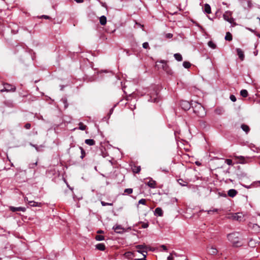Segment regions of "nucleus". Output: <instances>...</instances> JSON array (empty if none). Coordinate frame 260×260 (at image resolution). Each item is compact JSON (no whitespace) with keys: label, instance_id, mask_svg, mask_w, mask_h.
Masks as SVG:
<instances>
[{"label":"nucleus","instance_id":"f257e3e1","mask_svg":"<svg viewBox=\"0 0 260 260\" xmlns=\"http://www.w3.org/2000/svg\"><path fill=\"white\" fill-rule=\"evenodd\" d=\"M240 233L238 232H233L227 235L228 240L232 243L234 247H238L242 246V244L240 241Z\"/></svg>","mask_w":260,"mask_h":260},{"label":"nucleus","instance_id":"f03ea898","mask_svg":"<svg viewBox=\"0 0 260 260\" xmlns=\"http://www.w3.org/2000/svg\"><path fill=\"white\" fill-rule=\"evenodd\" d=\"M191 107L193 109V112L199 117H204L206 115V112L202 105L198 103H191Z\"/></svg>","mask_w":260,"mask_h":260},{"label":"nucleus","instance_id":"7ed1b4c3","mask_svg":"<svg viewBox=\"0 0 260 260\" xmlns=\"http://www.w3.org/2000/svg\"><path fill=\"white\" fill-rule=\"evenodd\" d=\"M223 18L224 20L229 23L233 22L235 20L234 18L232 17V12L230 11H226L224 12L223 15Z\"/></svg>","mask_w":260,"mask_h":260},{"label":"nucleus","instance_id":"20e7f679","mask_svg":"<svg viewBox=\"0 0 260 260\" xmlns=\"http://www.w3.org/2000/svg\"><path fill=\"white\" fill-rule=\"evenodd\" d=\"M160 63L161 66L159 67V65L158 64H156V66L158 67V68H162L165 71H166L168 74H171L169 70V68L165 60H161L159 62Z\"/></svg>","mask_w":260,"mask_h":260},{"label":"nucleus","instance_id":"39448f33","mask_svg":"<svg viewBox=\"0 0 260 260\" xmlns=\"http://www.w3.org/2000/svg\"><path fill=\"white\" fill-rule=\"evenodd\" d=\"M15 90V87L14 86H13L12 85L9 84H4V88L2 89H1L0 91L3 92L4 91H14Z\"/></svg>","mask_w":260,"mask_h":260},{"label":"nucleus","instance_id":"423d86ee","mask_svg":"<svg viewBox=\"0 0 260 260\" xmlns=\"http://www.w3.org/2000/svg\"><path fill=\"white\" fill-rule=\"evenodd\" d=\"M180 106L184 110H187L190 108L191 103H190L189 102L186 101H182L180 103Z\"/></svg>","mask_w":260,"mask_h":260},{"label":"nucleus","instance_id":"0eeeda50","mask_svg":"<svg viewBox=\"0 0 260 260\" xmlns=\"http://www.w3.org/2000/svg\"><path fill=\"white\" fill-rule=\"evenodd\" d=\"M232 217L233 219L239 221H242L244 219V215L242 213L233 214Z\"/></svg>","mask_w":260,"mask_h":260},{"label":"nucleus","instance_id":"6e6552de","mask_svg":"<svg viewBox=\"0 0 260 260\" xmlns=\"http://www.w3.org/2000/svg\"><path fill=\"white\" fill-rule=\"evenodd\" d=\"M10 209L11 211L12 212H16V211H22L24 212L25 211V208L24 207H15L13 206L10 207Z\"/></svg>","mask_w":260,"mask_h":260},{"label":"nucleus","instance_id":"1a4fd4ad","mask_svg":"<svg viewBox=\"0 0 260 260\" xmlns=\"http://www.w3.org/2000/svg\"><path fill=\"white\" fill-rule=\"evenodd\" d=\"M237 193L238 192L236 190L234 189H231L228 190V195L230 197L234 198L236 196Z\"/></svg>","mask_w":260,"mask_h":260},{"label":"nucleus","instance_id":"9d476101","mask_svg":"<svg viewBox=\"0 0 260 260\" xmlns=\"http://www.w3.org/2000/svg\"><path fill=\"white\" fill-rule=\"evenodd\" d=\"M208 248L209 253L211 255H216L218 252L217 249L213 246L208 247Z\"/></svg>","mask_w":260,"mask_h":260},{"label":"nucleus","instance_id":"9b49d317","mask_svg":"<svg viewBox=\"0 0 260 260\" xmlns=\"http://www.w3.org/2000/svg\"><path fill=\"white\" fill-rule=\"evenodd\" d=\"M146 184L151 188H154L156 187V182L151 178H150V180L146 183Z\"/></svg>","mask_w":260,"mask_h":260},{"label":"nucleus","instance_id":"f8f14e48","mask_svg":"<svg viewBox=\"0 0 260 260\" xmlns=\"http://www.w3.org/2000/svg\"><path fill=\"white\" fill-rule=\"evenodd\" d=\"M154 214L156 216H161L163 214V211L161 208L157 207L155 209Z\"/></svg>","mask_w":260,"mask_h":260},{"label":"nucleus","instance_id":"ddd939ff","mask_svg":"<svg viewBox=\"0 0 260 260\" xmlns=\"http://www.w3.org/2000/svg\"><path fill=\"white\" fill-rule=\"evenodd\" d=\"M28 204L31 207H41L42 205L41 203L36 202L34 201H28Z\"/></svg>","mask_w":260,"mask_h":260},{"label":"nucleus","instance_id":"4468645a","mask_svg":"<svg viewBox=\"0 0 260 260\" xmlns=\"http://www.w3.org/2000/svg\"><path fill=\"white\" fill-rule=\"evenodd\" d=\"M236 51L239 57L241 59V60H243L244 58V54L242 50L240 48H237Z\"/></svg>","mask_w":260,"mask_h":260},{"label":"nucleus","instance_id":"2eb2a0df","mask_svg":"<svg viewBox=\"0 0 260 260\" xmlns=\"http://www.w3.org/2000/svg\"><path fill=\"white\" fill-rule=\"evenodd\" d=\"M124 256L128 259H132L133 257L135 256V253L131 251H127L125 252Z\"/></svg>","mask_w":260,"mask_h":260},{"label":"nucleus","instance_id":"dca6fc26","mask_svg":"<svg viewBox=\"0 0 260 260\" xmlns=\"http://www.w3.org/2000/svg\"><path fill=\"white\" fill-rule=\"evenodd\" d=\"M95 248L99 250L104 251L105 249V245L104 243H99L95 245Z\"/></svg>","mask_w":260,"mask_h":260},{"label":"nucleus","instance_id":"f3484780","mask_svg":"<svg viewBox=\"0 0 260 260\" xmlns=\"http://www.w3.org/2000/svg\"><path fill=\"white\" fill-rule=\"evenodd\" d=\"M248 246L251 247H253L255 246L256 243L255 241H254L252 238L248 239Z\"/></svg>","mask_w":260,"mask_h":260},{"label":"nucleus","instance_id":"a211bd4d","mask_svg":"<svg viewBox=\"0 0 260 260\" xmlns=\"http://www.w3.org/2000/svg\"><path fill=\"white\" fill-rule=\"evenodd\" d=\"M100 22L101 25H104L106 24L107 18L105 16H102L100 18Z\"/></svg>","mask_w":260,"mask_h":260},{"label":"nucleus","instance_id":"6ab92c4d","mask_svg":"<svg viewBox=\"0 0 260 260\" xmlns=\"http://www.w3.org/2000/svg\"><path fill=\"white\" fill-rule=\"evenodd\" d=\"M241 128L243 131H244L246 134H247L249 132V127L248 125L243 124L241 126Z\"/></svg>","mask_w":260,"mask_h":260},{"label":"nucleus","instance_id":"aec40b11","mask_svg":"<svg viewBox=\"0 0 260 260\" xmlns=\"http://www.w3.org/2000/svg\"><path fill=\"white\" fill-rule=\"evenodd\" d=\"M204 11L205 13L207 14H210L211 13V8L209 5L206 4L204 6Z\"/></svg>","mask_w":260,"mask_h":260},{"label":"nucleus","instance_id":"412c9836","mask_svg":"<svg viewBox=\"0 0 260 260\" xmlns=\"http://www.w3.org/2000/svg\"><path fill=\"white\" fill-rule=\"evenodd\" d=\"M149 101H150V102H157V94H154L152 95H150V99L148 100Z\"/></svg>","mask_w":260,"mask_h":260},{"label":"nucleus","instance_id":"4be33fe9","mask_svg":"<svg viewBox=\"0 0 260 260\" xmlns=\"http://www.w3.org/2000/svg\"><path fill=\"white\" fill-rule=\"evenodd\" d=\"M85 143L90 146H92L95 144V141L92 139H86L85 141Z\"/></svg>","mask_w":260,"mask_h":260},{"label":"nucleus","instance_id":"5701e85b","mask_svg":"<svg viewBox=\"0 0 260 260\" xmlns=\"http://www.w3.org/2000/svg\"><path fill=\"white\" fill-rule=\"evenodd\" d=\"M233 39L232 36L230 32H226L225 36V40L226 41H231Z\"/></svg>","mask_w":260,"mask_h":260},{"label":"nucleus","instance_id":"b1692460","mask_svg":"<svg viewBox=\"0 0 260 260\" xmlns=\"http://www.w3.org/2000/svg\"><path fill=\"white\" fill-rule=\"evenodd\" d=\"M174 56L177 61H180L182 60V57L180 53H175Z\"/></svg>","mask_w":260,"mask_h":260},{"label":"nucleus","instance_id":"393cba45","mask_svg":"<svg viewBox=\"0 0 260 260\" xmlns=\"http://www.w3.org/2000/svg\"><path fill=\"white\" fill-rule=\"evenodd\" d=\"M240 94L243 97L246 98L248 96V91L246 89H242L240 91Z\"/></svg>","mask_w":260,"mask_h":260},{"label":"nucleus","instance_id":"a878e982","mask_svg":"<svg viewBox=\"0 0 260 260\" xmlns=\"http://www.w3.org/2000/svg\"><path fill=\"white\" fill-rule=\"evenodd\" d=\"M95 239L96 241H103L105 239L104 236L101 235H97L95 237Z\"/></svg>","mask_w":260,"mask_h":260},{"label":"nucleus","instance_id":"bb28decb","mask_svg":"<svg viewBox=\"0 0 260 260\" xmlns=\"http://www.w3.org/2000/svg\"><path fill=\"white\" fill-rule=\"evenodd\" d=\"M137 250H143L146 249V246L144 245H137L136 246Z\"/></svg>","mask_w":260,"mask_h":260},{"label":"nucleus","instance_id":"cd10ccee","mask_svg":"<svg viewBox=\"0 0 260 260\" xmlns=\"http://www.w3.org/2000/svg\"><path fill=\"white\" fill-rule=\"evenodd\" d=\"M137 251L138 253H141L143 255V257H145V258H146V255H147V252L146 249L145 250H137Z\"/></svg>","mask_w":260,"mask_h":260},{"label":"nucleus","instance_id":"c85d7f7f","mask_svg":"<svg viewBox=\"0 0 260 260\" xmlns=\"http://www.w3.org/2000/svg\"><path fill=\"white\" fill-rule=\"evenodd\" d=\"M208 45L209 46V47H210V48H211L212 49H215L216 47V45L211 41H209L208 43Z\"/></svg>","mask_w":260,"mask_h":260},{"label":"nucleus","instance_id":"c756f323","mask_svg":"<svg viewBox=\"0 0 260 260\" xmlns=\"http://www.w3.org/2000/svg\"><path fill=\"white\" fill-rule=\"evenodd\" d=\"M116 233L122 234L124 232L125 229H113Z\"/></svg>","mask_w":260,"mask_h":260},{"label":"nucleus","instance_id":"7c9ffc66","mask_svg":"<svg viewBox=\"0 0 260 260\" xmlns=\"http://www.w3.org/2000/svg\"><path fill=\"white\" fill-rule=\"evenodd\" d=\"M190 63L188 61H184L183 63V66L186 69L189 68L190 67Z\"/></svg>","mask_w":260,"mask_h":260},{"label":"nucleus","instance_id":"2f4dec72","mask_svg":"<svg viewBox=\"0 0 260 260\" xmlns=\"http://www.w3.org/2000/svg\"><path fill=\"white\" fill-rule=\"evenodd\" d=\"M141 170V167L140 166L139 167H135L134 168H133V171L134 173H138Z\"/></svg>","mask_w":260,"mask_h":260},{"label":"nucleus","instance_id":"473e14b6","mask_svg":"<svg viewBox=\"0 0 260 260\" xmlns=\"http://www.w3.org/2000/svg\"><path fill=\"white\" fill-rule=\"evenodd\" d=\"M79 125V128L80 130L84 131L86 129V126L85 125H84L82 122H80Z\"/></svg>","mask_w":260,"mask_h":260},{"label":"nucleus","instance_id":"72a5a7b5","mask_svg":"<svg viewBox=\"0 0 260 260\" xmlns=\"http://www.w3.org/2000/svg\"><path fill=\"white\" fill-rule=\"evenodd\" d=\"M173 255H175L176 256H177V253H176V252H174V251H173V252L172 253H171L170 254V255L167 257V259H168V260H173V259H174V258H173V257L172 256V255H173Z\"/></svg>","mask_w":260,"mask_h":260},{"label":"nucleus","instance_id":"f704fd0d","mask_svg":"<svg viewBox=\"0 0 260 260\" xmlns=\"http://www.w3.org/2000/svg\"><path fill=\"white\" fill-rule=\"evenodd\" d=\"M133 192V189L132 188H126L124 190V193L129 194Z\"/></svg>","mask_w":260,"mask_h":260},{"label":"nucleus","instance_id":"c9c22d12","mask_svg":"<svg viewBox=\"0 0 260 260\" xmlns=\"http://www.w3.org/2000/svg\"><path fill=\"white\" fill-rule=\"evenodd\" d=\"M101 204L103 206H112L113 205V204L112 203H106L104 201H101Z\"/></svg>","mask_w":260,"mask_h":260},{"label":"nucleus","instance_id":"e433bc0d","mask_svg":"<svg viewBox=\"0 0 260 260\" xmlns=\"http://www.w3.org/2000/svg\"><path fill=\"white\" fill-rule=\"evenodd\" d=\"M80 149L81 150V157L82 158H83L84 156H85V151L84 150H83V149L82 148V147H80Z\"/></svg>","mask_w":260,"mask_h":260},{"label":"nucleus","instance_id":"4c0bfd02","mask_svg":"<svg viewBox=\"0 0 260 260\" xmlns=\"http://www.w3.org/2000/svg\"><path fill=\"white\" fill-rule=\"evenodd\" d=\"M146 202V200L144 199H142L139 200V204H142V205H145Z\"/></svg>","mask_w":260,"mask_h":260},{"label":"nucleus","instance_id":"58836bf2","mask_svg":"<svg viewBox=\"0 0 260 260\" xmlns=\"http://www.w3.org/2000/svg\"><path fill=\"white\" fill-rule=\"evenodd\" d=\"M225 162L229 166L232 165L233 164L232 160L230 159H225Z\"/></svg>","mask_w":260,"mask_h":260},{"label":"nucleus","instance_id":"ea45409f","mask_svg":"<svg viewBox=\"0 0 260 260\" xmlns=\"http://www.w3.org/2000/svg\"><path fill=\"white\" fill-rule=\"evenodd\" d=\"M143 47L145 49H147L149 48V44L147 42H145L143 44Z\"/></svg>","mask_w":260,"mask_h":260},{"label":"nucleus","instance_id":"a19ab883","mask_svg":"<svg viewBox=\"0 0 260 260\" xmlns=\"http://www.w3.org/2000/svg\"><path fill=\"white\" fill-rule=\"evenodd\" d=\"M219 211V209H214L213 210H210L208 211V213L210 214L211 212H218Z\"/></svg>","mask_w":260,"mask_h":260},{"label":"nucleus","instance_id":"79ce46f5","mask_svg":"<svg viewBox=\"0 0 260 260\" xmlns=\"http://www.w3.org/2000/svg\"><path fill=\"white\" fill-rule=\"evenodd\" d=\"M30 145L31 146H32V147H35V149H36V150L37 151H40L39 147H38V146H37V145H34V144H31V143H30Z\"/></svg>","mask_w":260,"mask_h":260},{"label":"nucleus","instance_id":"37998d69","mask_svg":"<svg viewBox=\"0 0 260 260\" xmlns=\"http://www.w3.org/2000/svg\"><path fill=\"white\" fill-rule=\"evenodd\" d=\"M230 99L233 102H235L236 101V98L234 95H231L230 96Z\"/></svg>","mask_w":260,"mask_h":260},{"label":"nucleus","instance_id":"c03bdc74","mask_svg":"<svg viewBox=\"0 0 260 260\" xmlns=\"http://www.w3.org/2000/svg\"><path fill=\"white\" fill-rule=\"evenodd\" d=\"M172 37H173V35L170 33H168L166 35V37L168 39H170V38H172Z\"/></svg>","mask_w":260,"mask_h":260},{"label":"nucleus","instance_id":"a18cd8bd","mask_svg":"<svg viewBox=\"0 0 260 260\" xmlns=\"http://www.w3.org/2000/svg\"><path fill=\"white\" fill-rule=\"evenodd\" d=\"M30 127H31V125L29 123H27L25 124V125H24V127L26 129H29L30 128Z\"/></svg>","mask_w":260,"mask_h":260},{"label":"nucleus","instance_id":"49530a36","mask_svg":"<svg viewBox=\"0 0 260 260\" xmlns=\"http://www.w3.org/2000/svg\"><path fill=\"white\" fill-rule=\"evenodd\" d=\"M113 110H114V107L111 108L109 111V113L108 114V116L110 117V115L112 114L113 112Z\"/></svg>","mask_w":260,"mask_h":260},{"label":"nucleus","instance_id":"de8ad7c7","mask_svg":"<svg viewBox=\"0 0 260 260\" xmlns=\"http://www.w3.org/2000/svg\"><path fill=\"white\" fill-rule=\"evenodd\" d=\"M161 247L165 251H167L168 249H167V247L166 246H165V245H161Z\"/></svg>","mask_w":260,"mask_h":260},{"label":"nucleus","instance_id":"09e8293b","mask_svg":"<svg viewBox=\"0 0 260 260\" xmlns=\"http://www.w3.org/2000/svg\"><path fill=\"white\" fill-rule=\"evenodd\" d=\"M37 162H36L35 164L29 165V168H33L34 167V166H36L37 165Z\"/></svg>","mask_w":260,"mask_h":260},{"label":"nucleus","instance_id":"8fccbe9b","mask_svg":"<svg viewBox=\"0 0 260 260\" xmlns=\"http://www.w3.org/2000/svg\"><path fill=\"white\" fill-rule=\"evenodd\" d=\"M231 24V26L234 27V26H236L237 25V23L234 21L233 22L230 23Z\"/></svg>","mask_w":260,"mask_h":260},{"label":"nucleus","instance_id":"3c124183","mask_svg":"<svg viewBox=\"0 0 260 260\" xmlns=\"http://www.w3.org/2000/svg\"><path fill=\"white\" fill-rule=\"evenodd\" d=\"M97 234H103L104 233V232L102 230H99L96 232Z\"/></svg>","mask_w":260,"mask_h":260},{"label":"nucleus","instance_id":"603ef678","mask_svg":"<svg viewBox=\"0 0 260 260\" xmlns=\"http://www.w3.org/2000/svg\"><path fill=\"white\" fill-rule=\"evenodd\" d=\"M41 18H44L45 19H49V17L47 15H42L41 16Z\"/></svg>","mask_w":260,"mask_h":260},{"label":"nucleus","instance_id":"864d4df0","mask_svg":"<svg viewBox=\"0 0 260 260\" xmlns=\"http://www.w3.org/2000/svg\"><path fill=\"white\" fill-rule=\"evenodd\" d=\"M134 260H147V259L146 258H145V257H143L141 258H135Z\"/></svg>","mask_w":260,"mask_h":260},{"label":"nucleus","instance_id":"5fc2aeb1","mask_svg":"<svg viewBox=\"0 0 260 260\" xmlns=\"http://www.w3.org/2000/svg\"><path fill=\"white\" fill-rule=\"evenodd\" d=\"M78 3H81L83 2V0H74Z\"/></svg>","mask_w":260,"mask_h":260},{"label":"nucleus","instance_id":"6e6d98bb","mask_svg":"<svg viewBox=\"0 0 260 260\" xmlns=\"http://www.w3.org/2000/svg\"><path fill=\"white\" fill-rule=\"evenodd\" d=\"M63 103H64V107L65 108H67V106L66 105V102L67 101L65 100H63Z\"/></svg>","mask_w":260,"mask_h":260},{"label":"nucleus","instance_id":"4d7b16f0","mask_svg":"<svg viewBox=\"0 0 260 260\" xmlns=\"http://www.w3.org/2000/svg\"><path fill=\"white\" fill-rule=\"evenodd\" d=\"M147 226H148L147 224H144L142 225V228H147Z\"/></svg>","mask_w":260,"mask_h":260},{"label":"nucleus","instance_id":"13d9d810","mask_svg":"<svg viewBox=\"0 0 260 260\" xmlns=\"http://www.w3.org/2000/svg\"><path fill=\"white\" fill-rule=\"evenodd\" d=\"M24 201H27L28 203V201H29L28 200V199H27L26 197H25V198H24Z\"/></svg>","mask_w":260,"mask_h":260},{"label":"nucleus","instance_id":"bf43d9fd","mask_svg":"<svg viewBox=\"0 0 260 260\" xmlns=\"http://www.w3.org/2000/svg\"><path fill=\"white\" fill-rule=\"evenodd\" d=\"M254 54L255 56L257 55V51L254 52Z\"/></svg>","mask_w":260,"mask_h":260},{"label":"nucleus","instance_id":"052dcab7","mask_svg":"<svg viewBox=\"0 0 260 260\" xmlns=\"http://www.w3.org/2000/svg\"><path fill=\"white\" fill-rule=\"evenodd\" d=\"M180 180H179L178 181L179 183L180 184H181V185H182V186H184L185 185H184V184H182V182H180ZM181 181H182V180H181Z\"/></svg>","mask_w":260,"mask_h":260},{"label":"nucleus","instance_id":"680f3d73","mask_svg":"<svg viewBox=\"0 0 260 260\" xmlns=\"http://www.w3.org/2000/svg\"><path fill=\"white\" fill-rule=\"evenodd\" d=\"M256 36L260 38V34H257Z\"/></svg>","mask_w":260,"mask_h":260},{"label":"nucleus","instance_id":"e2e57ef3","mask_svg":"<svg viewBox=\"0 0 260 260\" xmlns=\"http://www.w3.org/2000/svg\"><path fill=\"white\" fill-rule=\"evenodd\" d=\"M162 171L166 172H168V171L165 170V169H163Z\"/></svg>","mask_w":260,"mask_h":260},{"label":"nucleus","instance_id":"0e129e2a","mask_svg":"<svg viewBox=\"0 0 260 260\" xmlns=\"http://www.w3.org/2000/svg\"><path fill=\"white\" fill-rule=\"evenodd\" d=\"M196 164H197V165H200V164H199V163H198V162H196Z\"/></svg>","mask_w":260,"mask_h":260},{"label":"nucleus","instance_id":"69168bd1","mask_svg":"<svg viewBox=\"0 0 260 260\" xmlns=\"http://www.w3.org/2000/svg\"><path fill=\"white\" fill-rule=\"evenodd\" d=\"M257 19H258V20H259V21H260V18L257 17Z\"/></svg>","mask_w":260,"mask_h":260},{"label":"nucleus","instance_id":"338daca9","mask_svg":"<svg viewBox=\"0 0 260 260\" xmlns=\"http://www.w3.org/2000/svg\"><path fill=\"white\" fill-rule=\"evenodd\" d=\"M128 229H125L124 230V231H126V230H128Z\"/></svg>","mask_w":260,"mask_h":260},{"label":"nucleus","instance_id":"774afa93","mask_svg":"<svg viewBox=\"0 0 260 260\" xmlns=\"http://www.w3.org/2000/svg\"><path fill=\"white\" fill-rule=\"evenodd\" d=\"M185 260H188V259L186 258Z\"/></svg>","mask_w":260,"mask_h":260}]
</instances>
